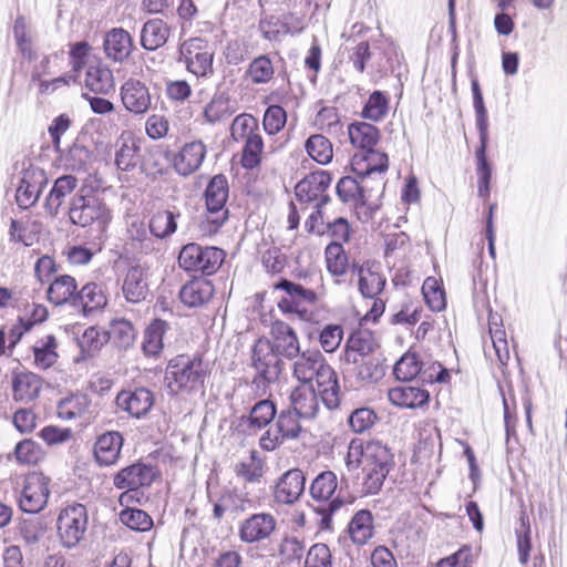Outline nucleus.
I'll use <instances>...</instances> for the list:
<instances>
[{"label":"nucleus","instance_id":"nucleus-8","mask_svg":"<svg viewBox=\"0 0 567 567\" xmlns=\"http://www.w3.org/2000/svg\"><path fill=\"white\" fill-rule=\"evenodd\" d=\"M225 259V252L217 247H202L190 243L185 245L178 255V265L186 271L212 275L216 272Z\"/></svg>","mask_w":567,"mask_h":567},{"label":"nucleus","instance_id":"nucleus-49","mask_svg":"<svg viewBox=\"0 0 567 567\" xmlns=\"http://www.w3.org/2000/svg\"><path fill=\"white\" fill-rule=\"evenodd\" d=\"M385 285V279L375 271L360 268L359 289L363 297L374 299L381 293Z\"/></svg>","mask_w":567,"mask_h":567},{"label":"nucleus","instance_id":"nucleus-13","mask_svg":"<svg viewBox=\"0 0 567 567\" xmlns=\"http://www.w3.org/2000/svg\"><path fill=\"white\" fill-rule=\"evenodd\" d=\"M269 343L280 359L293 360L301 352L297 332L288 323L277 320L271 323Z\"/></svg>","mask_w":567,"mask_h":567},{"label":"nucleus","instance_id":"nucleus-30","mask_svg":"<svg viewBox=\"0 0 567 567\" xmlns=\"http://www.w3.org/2000/svg\"><path fill=\"white\" fill-rule=\"evenodd\" d=\"M214 296V286L204 278L190 280L179 291L181 301L190 308L207 303Z\"/></svg>","mask_w":567,"mask_h":567},{"label":"nucleus","instance_id":"nucleus-41","mask_svg":"<svg viewBox=\"0 0 567 567\" xmlns=\"http://www.w3.org/2000/svg\"><path fill=\"white\" fill-rule=\"evenodd\" d=\"M58 342L54 336L49 334L39 339L33 346L34 365L45 370L52 367L58 359Z\"/></svg>","mask_w":567,"mask_h":567},{"label":"nucleus","instance_id":"nucleus-37","mask_svg":"<svg viewBox=\"0 0 567 567\" xmlns=\"http://www.w3.org/2000/svg\"><path fill=\"white\" fill-rule=\"evenodd\" d=\"M78 285L73 277L69 275H62L55 278L48 289L49 300L56 305H63L65 302H75Z\"/></svg>","mask_w":567,"mask_h":567},{"label":"nucleus","instance_id":"nucleus-23","mask_svg":"<svg viewBox=\"0 0 567 567\" xmlns=\"http://www.w3.org/2000/svg\"><path fill=\"white\" fill-rule=\"evenodd\" d=\"M344 379H354L355 383L377 382L384 375V369L378 357L359 359L355 363H343Z\"/></svg>","mask_w":567,"mask_h":567},{"label":"nucleus","instance_id":"nucleus-17","mask_svg":"<svg viewBox=\"0 0 567 567\" xmlns=\"http://www.w3.org/2000/svg\"><path fill=\"white\" fill-rule=\"evenodd\" d=\"M276 525L271 514H254L240 524L238 535L240 540L247 544L262 542L274 533Z\"/></svg>","mask_w":567,"mask_h":567},{"label":"nucleus","instance_id":"nucleus-14","mask_svg":"<svg viewBox=\"0 0 567 567\" xmlns=\"http://www.w3.org/2000/svg\"><path fill=\"white\" fill-rule=\"evenodd\" d=\"M47 184V176L43 169L30 167L24 169L16 193V199L21 208L33 206Z\"/></svg>","mask_w":567,"mask_h":567},{"label":"nucleus","instance_id":"nucleus-45","mask_svg":"<svg viewBox=\"0 0 567 567\" xmlns=\"http://www.w3.org/2000/svg\"><path fill=\"white\" fill-rule=\"evenodd\" d=\"M328 271L333 277H341L348 270V256L341 243L332 241L324 249Z\"/></svg>","mask_w":567,"mask_h":567},{"label":"nucleus","instance_id":"nucleus-63","mask_svg":"<svg viewBox=\"0 0 567 567\" xmlns=\"http://www.w3.org/2000/svg\"><path fill=\"white\" fill-rule=\"evenodd\" d=\"M331 551L324 544L318 543L308 550L305 567H332Z\"/></svg>","mask_w":567,"mask_h":567},{"label":"nucleus","instance_id":"nucleus-6","mask_svg":"<svg viewBox=\"0 0 567 567\" xmlns=\"http://www.w3.org/2000/svg\"><path fill=\"white\" fill-rule=\"evenodd\" d=\"M250 365L256 371L254 382L271 384L278 381L284 362L267 338H259L250 351Z\"/></svg>","mask_w":567,"mask_h":567},{"label":"nucleus","instance_id":"nucleus-31","mask_svg":"<svg viewBox=\"0 0 567 567\" xmlns=\"http://www.w3.org/2000/svg\"><path fill=\"white\" fill-rule=\"evenodd\" d=\"M123 445V437L118 432H106L99 436L95 446L94 455L101 465H113L120 456Z\"/></svg>","mask_w":567,"mask_h":567},{"label":"nucleus","instance_id":"nucleus-9","mask_svg":"<svg viewBox=\"0 0 567 567\" xmlns=\"http://www.w3.org/2000/svg\"><path fill=\"white\" fill-rule=\"evenodd\" d=\"M275 288L285 291V296L278 302L280 311L293 313L301 320L309 319L308 306H313L318 301V295L313 290L287 279H281Z\"/></svg>","mask_w":567,"mask_h":567},{"label":"nucleus","instance_id":"nucleus-36","mask_svg":"<svg viewBox=\"0 0 567 567\" xmlns=\"http://www.w3.org/2000/svg\"><path fill=\"white\" fill-rule=\"evenodd\" d=\"M348 533L354 544H367L374 535L373 516L371 512L361 509L355 513L348 525Z\"/></svg>","mask_w":567,"mask_h":567},{"label":"nucleus","instance_id":"nucleus-44","mask_svg":"<svg viewBox=\"0 0 567 567\" xmlns=\"http://www.w3.org/2000/svg\"><path fill=\"white\" fill-rule=\"evenodd\" d=\"M393 456L386 445L379 441L365 442V455L363 467H390Z\"/></svg>","mask_w":567,"mask_h":567},{"label":"nucleus","instance_id":"nucleus-55","mask_svg":"<svg viewBox=\"0 0 567 567\" xmlns=\"http://www.w3.org/2000/svg\"><path fill=\"white\" fill-rule=\"evenodd\" d=\"M120 520L128 528L137 532H146L153 526L152 517L137 508H125L120 513Z\"/></svg>","mask_w":567,"mask_h":567},{"label":"nucleus","instance_id":"nucleus-38","mask_svg":"<svg viewBox=\"0 0 567 567\" xmlns=\"http://www.w3.org/2000/svg\"><path fill=\"white\" fill-rule=\"evenodd\" d=\"M12 386L17 401L30 402L39 395L41 380L32 372H23L14 377Z\"/></svg>","mask_w":567,"mask_h":567},{"label":"nucleus","instance_id":"nucleus-15","mask_svg":"<svg viewBox=\"0 0 567 567\" xmlns=\"http://www.w3.org/2000/svg\"><path fill=\"white\" fill-rule=\"evenodd\" d=\"M155 477L156 470L154 466L137 462L117 472L113 483L118 489H140L150 486Z\"/></svg>","mask_w":567,"mask_h":567},{"label":"nucleus","instance_id":"nucleus-50","mask_svg":"<svg viewBox=\"0 0 567 567\" xmlns=\"http://www.w3.org/2000/svg\"><path fill=\"white\" fill-rule=\"evenodd\" d=\"M389 111V97L381 91H374L368 99L362 110V116L378 122L385 117Z\"/></svg>","mask_w":567,"mask_h":567},{"label":"nucleus","instance_id":"nucleus-4","mask_svg":"<svg viewBox=\"0 0 567 567\" xmlns=\"http://www.w3.org/2000/svg\"><path fill=\"white\" fill-rule=\"evenodd\" d=\"M474 109L476 113V125L480 133L481 145L476 150L477 159V173L480 175L478 194L482 197H486L489 192L491 181V167L487 163L485 151L488 142V122L487 111L484 105L483 94L478 84L477 79H473L471 82Z\"/></svg>","mask_w":567,"mask_h":567},{"label":"nucleus","instance_id":"nucleus-16","mask_svg":"<svg viewBox=\"0 0 567 567\" xmlns=\"http://www.w3.org/2000/svg\"><path fill=\"white\" fill-rule=\"evenodd\" d=\"M116 405L131 416L140 419L154 405V394L146 388L123 390L116 395Z\"/></svg>","mask_w":567,"mask_h":567},{"label":"nucleus","instance_id":"nucleus-53","mask_svg":"<svg viewBox=\"0 0 567 567\" xmlns=\"http://www.w3.org/2000/svg\"><path fill=\"white\" fill-rule=\"evenodd\" d=\"M244 143L241 165L247 169H252L261 162V153L264 150L262 137L260 133L252 134V136L248 137Z\"/></svg>","mask_w":567,"mask_h":567},{"label":"nucleus","instance_id":"nucleus-34","mask_svg":"<svg viewBox=\"0 0 567 567\" xmlns=\"http://www.w3.org/2000/svg\"><path fill=\"white\" fill-rule=\"evenodd\" d=\"M91 401L85 394H74L63 399L58 405V415L63 420L91 417Z\"/></svg>","mask_w":567,"mask_h":567},{"label":"nucleus","instance_id":"nucleus-29","mask_svg":"<svg viewBox=\"0 0 567 567\" xmlns=\"http://www.w3.org/2000/svg\"><path fill=\"white\" fill-rule=\"evenodd\" d=\"M389 401L396 406L405 409H417L427 404L430 394L426 390L412 386L400 385L388 391Z\"/></svg>","mask_w":567,"mask_h":567},{"label":"nucleus","instance_id":"nucleus-27","mask_svg":"<svg viewBox=\"0 0 567 567\" xmlns=\"http://www.w3.org/2000/svg\"><path fill=\"white\" fill-rule=\"evenodd\" d=\"M318 391L315 385L300 384L290 394L292 411L303 419H312L319 410Z\"/></svg>","mask_w":567,"mask_h":567},{"label":"nucleus","instance_id":"nucleus-62","mask_svg":"<svg viewBox=\"0 0 567 567\" xmlns=\"http://www.w3.org/2000/svg\"><path fill=\"white\" fill-rule=\"evenodd\" d=\"M287 122L286 111L279 105H270L264 115V128L270 134L275 135L281 131Z\"/></svg>","mask_w":567,"mask_h":567},{"label":"nucleus","instance_id":"nucleus-47","mask_svg":"<svg viewBox=\"0 0 567 567\" xmlns=\"http://www.w3.org/2000/svg\"><path fill=\"white\" fill-rule=\"evenodd\" d=\"M306 150L309 156L321 165L330 163L333 156L331 142L321 134L311 135L306 142Z\"/></svg>","mask_w":567,"mask_h":567},{"label":"nucleus","instance_id":"nucleus-60","mask_svg":"<svg viewBox=\"0 0 567 567\" xmlns=\"http://www.w3.org/2000/svg\"><path fill=\"white\" fill-rule=\"evenodd\" d=\"M248 75L256 84L270 81L274 75V66L270 59L266 55L256 58L249 65Z\"/></svg>","mask_w":567,"mask_h":567},{"label":"nucleus","instance_id":"nucleus-7","mask_svg":"<svg viewBox=\"0 0 567 567\" xmlns=\"http://www.w3.org/2000/svg\"><path fill=\"white\" fill-rule=\"evenodd\" d=\"M86 507L72 503L61 508L56 518V532L61 544L66 548L76 546L87 529Z\"/></svg>","mask_w":567,"mask_h":567},{"label":"nucleus","instance_id":"nucleus-56","mask_svg":"<svg viewBox=\"0 0 567 567\" xmlns=\"http://www.w3.org/2000/svg\"><path fill=\"white\" fill-rule=\"evenodd\" d=\"M393 372L398 380L410 381L421 372V362L415 353L406 352L395 363Z\"/></svg>","mask_w":567,"mask_h":567},{"label":"nucleus","instance_id":"nucleus-40","mask_svg":"<svg viewBox=\"0 0 567 567\" xmlns=\"http://www.w3.org/2000/svg\"><path fill=\"white\" fill-rule=\"evenodd\" d=\"M168 323L161 319L153 320L144 331L142 349L146 355H157L163 350V338Z\"/></svg>","mask_w":567,"mask_h":567},{"label":"nucleus","instance_id":"nucleus-25","mask_svg":"<svg viewBox=\"0 0 567 567\" xmlns=\"http://www.w3.org/2000/svg\"><path fill=\"white\" fill-rule=\"evenodd\" d=\"M206 156V146L202 141L187 143L174 158V167L182 176L195 173Z\"/></svg>","mask_w":567,"mask_h":567},{"label":"nucleus","instance_id":"nucleus-59","mask_svg":"<svg viewBox=\"0 0 567 567\" xmlns=\"http://www.w3.org/2000/svg\"><path fill=\"white\" fill-rule=\"evenodd\" d=\"M363 477V492L365 494H377L390 472V467H362Z\"/></svg>","mask_w":567,"mask_h":567},{"label":"nucleus","instance_id":"nucleus-43","mask_svg":"<svg viewBox=\"0 0 567 567\" xmlns=\"http://www.w3.org/2000/svg\"><path fill=\"white\" fill-rule=\"evenodd\" d=\"M140 146L131 136L122 135L120 146L115 153V164L122 171H130L138 163Z\"/></svg>","mask_w":567,"mask_h":567},{"label":"nucleus","instance_id":"nucleus-19","mask_svg":"<svg viewBox=\"0 0 567 567\" xmlns=\"http://www.w3.org/2000/svg\"><path fill=\"white\" fill-rule=\"evenodd\" d=\"M124 107L134 114H145L152 104L148 87L138 80H128L121 87Z\"/></svg>","mask_w":567,"mask_h":567},{"label":"nucleus","instance_id":"nucleus-57","mask_svg":"<svg viewBox=\"0 0 567 567\" xmlns=\"http://www.w3.org/2000/svg\"><path fill=\"white\" fill-rule=\"evenodd\" d=\"M109 334L120 347L126 348L133 343L136 332L128 320L117 319L111 323Z\"/></svg>","mask_w":567,"mask_h":567},{"label":"nucleus","instance_id":"nucleus-3","mask_svg":"<svg viewBox=\"0 0 567 567\" xmlns=\"http://www.w3.org/2000/svg\"><path fill=\"white\" fill-rule=\"evenodd\" d=\"M229 194L226 176L215 175L208 183L205 190L207 213L200 223L204 233L215 234L228 218V210L225 208Z\"/></svg>","mask_w":567,"mask_h":567},{"label":"nucleus","instance_id":"nucleus-20","mask_svg":"<svg viewBox=\"0 0 567 567\" xmlns=\"http://www.w3.org/2000/svg\"><path fill=\"white\" fill-rule=\"evenodd\" d=\"M306 477L299 468L287 471L275 486V499L280 504H293L305 491Z\"/></svg>","mask_w":567,"mask_h":567},{"label":"nucleus","instance_id":"nucleus-58","mask_svg":"<svg viewBox=\"0 0 567 567\" xmlns=\"http://www.w3.org/2000/svg\"><path fill=\"white\" fill-rule=\"evenodd\" d=\"M328 202L329 198H321V204H316L315 210L309 215V217L305 221V228L309 234H313L317 236H323L324 234H327L329 220H326L323 207Z\"/></svg>","mask_w":567,"mask_h":567},{"label":"nucleus","instance_id":"nucleus-51","mask_svg":"<svg viewBox=\"0 0 567 567\" xmlns=\"http://www.w3.org/2000/svg\"><path fill=\"white\" fill-rule=\"evenodd\" d=\"M424 300L432 311H441L446 306L445 293L435 277H427L422 286Z\"/></svg>","mask_w":567,"mask_h":567},{"label":"nucleus","instance_id":"nucleus-32","mask_svg":"<svg viewBox=\"0 0 567 567\" xmlns=\"http://www.w3.org/2000/svg\"><path fill=\"white\" fill-rule=\"evenodd\" d=\"M85 86L96 94L106 95L113 92L115 83L110 68L101 62L91 63L85 74Z\"/></svg>","mask_w":567,"mask_h":567},{"label":"nucleus","instance_id":"nucleus-26","mask_svg":"<svg viewBox=\"0 0 567 567\" xmlns=\"http://www.w3.org/2000/svg\"><path fill=\"white\" fill-rule=\"evenodd\" d=\"M103 47L107 58L123 62L131 55L134 44L126 30L114 28L105 34Z\"/></svg>","mask_w":567,"mask_h":567},{"label":"nucleus","instance_id":"nucleus-64","mask_svg":"<svg viewBox=\"0 0 567 567\" xmlns=\"http://www.w3.org/2000/svg\"><path fill=\"white\" fill-rule=\"evenodd\" d=\"M342 338V328L338 324H329L322 329L319 336V342L326 352L331 353L339 348Z\"/></svg>","mask_w":567,"mask_h":567},{"label":"nucleus","instance_id":"nucleus-1","mask_svg":"<svg viewBox=\"0 0 567 567\" xmlns=\"http://www.w3.org/2000/svg\"><path fill=\"white\" fill-rule=\"evenodd\" d=\"M208 363L198 357L177 355L165 369L164 384L169 394L192 393L204 388Z\"/></svg>","mask_w":567,"mask_h":567},{"label":"nucleus","instance_id":"nucleus-22","mask_svg":"<svg viewBox=\"0 0 567 567\" xmlns=\"http://www.w3.org/2000/svg\"><path fill=\"white\" fill-rule=\"evenodd\" d=\"M352 171L361 177L378 173L383 174L388 171L389 158L386 153L374 147L367 151H358L351 161Z\"/></svg>","mask_w":567,"mask_h":567},{"label":"nucleus","instance_id":"nucleus-61","mask_svg":"<svg viewBox=\"0 0 567 567\" xmlns=\"http://www.w3.org/2000/svg\"><path fill=\"white\" fill-rule=\"evenodd\" d=\"M17 460L22 464H37L43 457V451L38 443L32 440H23L14 450Z\"/></svg>","mask_w":567,"mask_h":567},{"label":"nucleus","instance_id":"nucleus-24","mask_svg":"<svg viewBox=\"0 0 567 567\" xmlns=\"http://www.w3.org/2000/svg\"><path fill=\"white\" fill-rule=\"evenodd\" d=\"M276 412L272 401L261 400L251 408L248 416L240 419L239 426L247 435H255L275 419Z\"/></svg>","mask_w":567,"mask_h":567},{"label":"nucleus","instance_id":"nucleus-21","mask_svg":"<svg viewBox=\"0 0 567 567\" xmlns=\"http://www.w3.org/2000/svg\"><path fill=\"white\" fill-rule=\"evenodd\" d=\"M122 293L131 303H138L146 299L148 282L145 269L141 265H132L127 268L122 279Z\"/></svg>","mask_w":567,"mask_h":567},{"label":"nucleus","instance_id":"nucleus-39","mask_svg":"<svg viewBox=\"0 0 567 567\" xmlns=\"http://www.w3.org/2000/svg\"><path fill=\"white\" fill-rule=\"evenodd\" d=\"M76 184L78 179L71 175L61 176L55 181L45 200V208L52 216L58 214L64 197L72 193Z\"/></svg>","mask_w":567,"mask_h":567},{"label":"nucleus","instance_id":"nucleus-54","mask_svg":"<svg viewBox=\"0 0 567 567\" xmlns=\"http://www.w3.org/2000/svg\"><path fill=\"white\" fill-rule=\"evenodd\" d=\"M299 417V414L292 410L281 411L278 415L276 426L278 433H280L285 440H295L299 436L301 432Z\"/></svg>","mask_w":567,"mask_h":567},{"label":"nucleus","instance_id":"nucleus-10","mask_svg":"<svg viewBox=\"0 0 567 567\" xmlns=\"http://www.w3.org/2000/svg\"><path fill=\"white\" fill-rule=\"evenodd\" d=\"M313 369V372L307 375V384L315 385L321 401L329 409H336L340 403V385L334 369L323 359Z\"/></svg>","mask_w":567,"mask_h":567},{"label":"nucleus","instance_id":"nucleus-35","mask_svg":"<svg viewBox=\"0 0 567 567\" xmlns=\"http://www.w3.org/2000/svg\"><path fill=\"white\" fill-rule=\"evenodd\" d=\"M348 134L351 144L359 151L373 148L380 140V131L374 125L365 122L350 124Z\"/></svg>","mask_w":567,"mask_h":567},{"label":"nucleus","instance_id":"nucleus-52","mask_svg":"<svg viewBox=\"0 0 567 567\" xmlns=\"http://www.w3.org/2000/svg\"><path fill=\"white\" fill-rule=\"evenodd\" d=\"M259 133L258 121L249 114H240L231 123L230 134L234 141L244 142Z\"/></svg>","mask_w":567,"mask_h":567},{"label":"nucleus","instance_id":"nucleus-48","mask_svg":"<svg viewBox=\"0 0 567 567\" xmlns=\"http://www.w3.org/2000/svg\"><path fill=\"white\" fill-rule=\"evenodd\" d=\"M174 213L169 210H162L155 213L150 220V231L153 237L163 239L175 233L177 228L176 217Z\"/></svg>","mask_w":567,"mask_h":567},{"label":"nucleus","instance_id":"nucleus-5","mask_svg":"<svg viewBox=\"0 0 567 567\" xmlns=\"http://www.w3.org/2000/svg\"><path fill=\"white\" fill-rule=\"evenodd\" d=\"M337 487L338 478L332 471L321 472L310 485L311 498L319 503L315 511L321 515V528H330L332 515L344 504L339 497L331 499Z\"/></svg>","mask_w":567,"mask_h":567},{"label":"nucleus","instance_id":"nucleus-12","mask_svg":"<svg viewBox=\"0 0 567 567\" xmlns=\"http://www.w3.org/2000/svg\"><path fill=\"white\" fill-rule=\"evenodd\" d=\"M50 495L49 478L42 473H31L25 476L19 498L20 508L30 514L44 508Z\"/></svg>","mask_w":567,"mask_h":567},{"label":"nucleus","instance_id":"nucleus-28","mask_svg":"<svg viewBox=\"0 0 567 567\" xmlns=\"http://www.w3.org/2000/svg\"><path fill=\"white\" fill-rule=\"evenodd\" d=\"M377 342L368 331H359L349 338L344 351V363H355L359 359L373 358L375 355Z\"/></svg>","mask_w":567,"mask_h":567},{"label":"nucleus","instance_id":"nucleus-11","mask_svg":"<svg viewBox=\"0 0 567 567\" xmlns=\"http://www.w3.org/2000/svg\"><path fill=\"white\" fill-rule=\"evenodd\" d=\"M179 51L187 70L196 76H207L213 72V52L207 41L200 38L188 39Z\"/></svg>","mask_w":567,"mask_h":567},{"label":"nucleus","instance_id":"nucleus-46","mask_svg":"<svg viewBox=\"0 0 567 567\" xmlns=\"http://www.w3.org/2000/svg\"><path fill=\"white\" fill-rule=\"evenodd\" d=\"M105 305L106 298L101 288L94 282L86 284L76 292L74 306H81L84 311H93Z\"/></svg>","mask_w":567,"mask_h":567},{"label":"nucleus","instance_id":"nucleus-42","mask_svg":"<svg viewBox=\"0 0 567 567\" xmlns=\"http://www.w3.org/2000/svg\"><path fill=\"white\" fill-rule=\"evenodd\" d=\"M324 359L319 350H306L300 352L292 363V375L301 383L307 384V375L318 369V364Z\"/></svg>","mask_w":567,"mask_h":567},{"label":"nucleus","instance_id":"nucleus-18","mask_svg":"<svg viewBox=\"0 0 567 567\" xmlns=\"http://www.w3.org/2000/svg\"><path fill=\"white\" fill-rule=\"evenodd\" d=\"M330 182L331 178L327 172L319 171L311 173L296 185V197L301 203L316 202V204H321V198H329L324 193Z\"/></svg>","mask_w":567,"mask_h":567},{"label":"nucleus","instance_id":"nucleus-33","mask_svg":"<svg viewBox=\"0 0 567 567\" xmlns=\"http://www.w3.org/2000/svg\"><path fill=\"white\" fill-rule=\"evenodd\" d=\"M171 29L158 18L147 20L141 31V44L145 50L154 51L162 48L168 40Z\"/></svg>","mask_w":567,"mask_h":567},{"label":"nucleus","instance_id":"nucleus-2","mask_svg":"<svg viewBox=\"0 0 567 567\" xmlns=\"http://www.w3.org/2000/svg\"><path fill=\"white\" fill-rule=\"evenodd\" d=\"M69 218L73 225L83 228L94 225L99 234H104L112 215L106 204L97 195L86 188H81L70 202Z\"/></svg>","mask_w":567,"mask_h":567}]
</instances>
